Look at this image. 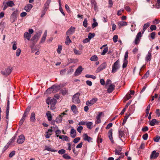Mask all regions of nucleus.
Segmentation results:
<instances>
[{
    "mask_svg": "<svg viewBox=\"0 0 160 160\" xmlns=\"http://www.w3.org/2000/svg\"><path fill=\"white\" fill-rule=\"evenodd\" d=\"M150 25V23L149 22H147L144 24L143 27V30L142 33H141V32H139L136 36L135 39L133 42L135 44L137 45L139 43L142 37V34L144 33L146 29Z\"/></svg>",
    "mask_w": 160,
    "mask_h": 160,
    "instance_id": "1",
    "label": "nucleus"
},
{
    "mask_svg": "<svg viewBox=\"0 0 160 160\" xmlns=\"http://www.w3.org/2000/svg\"><path fill=\"white\" fill-rule=\"evenodd\" d=\"M46 102L48 105L50 104L52 105V107L51 108L52 109H54V105L57 102V100L55 99L52 98L51 99V98L48 97L46 100Z\"/></svg>",
    "mask_w": 160,
    "mask_h": 160,
    "instance_id": "2",
    "label": "nucleus"
},
{
    "mask_svg": "<svg viewBox=\"0 0 160 160\" xmlns=\"http://www.w3.org/2000/svg\"><path fill=\"white\" fill-rule=\"evenodd\" d=\"M42 33V31H39L38 33H36L32 37L31 41L34 44L36 43L39 39Z\"/></svg>",
    "mask_w": 160,
    "mask_h": 160,
    "instance_id": "3",
    "label": "nucleus"
},
{
    "mask_svg": "<svg viewBox=\"0 0 160 160\" xmlns=\"http://www.w3.org/2000/svg\"><path fill=\"white\" fill-rule=\"evenodd\" d=\"M119 63V60H118L113 64L112 71V73H115L119 69L120 67Z\"/></svg>",
    "mask_w": 160,
    "mask_h": 160,
    "instance_id": "4",
    "label": "nucleus"
},
{
    "mask_svg": "<svg viewBox=\"0 0 160 160\" xmlns=\"http://www.w3.org/2000/svg\"><path fill=\"white\" fill-rule=\"evenodd\" d=\"M33 32L34 31L32 29H29L28 30V32H27L24 33V38L28 40H30L31 37V34L33 33Z\"/></svg>",
    "mask_w": 160,
    "mask_h": 160,
    "instance_id": "5",
    "label": "nucleus"
},
{
    "mask_svg": "<svg viewBox=\"0 0 160 160\" xmlns=\"http://www.w3.org/2000/svg\"><path fill=\"white\" fill-rule=\"evenodd\" d=\"M80 95L79 93L77 92L73 96L72 100L74 103H78L80 102L79 99Z\"/></svg>",
    "mask_w": 160,
    "mask_h": 160,
    "instance_id": "6",
    "label": "nucleus"
},
{
    "mask_svg": "<svg viewBox=\"0 0 160 160\" xmlns=\"http://www.w3.org/2000/svg\"><path fill=\"white\" fill-rule=\"evenodd\" d=\"M12 71V69L10 68H6L4 71H2L1 73L3 75L7 76Z\"/></svg>",
    "mask_w": 160,
    "mask_h": 160,
    "instance_id": "7",
    "label": "nucleus"
},
{
    "mask_svg": "<svg viewBox=\"0 0 160 160\" xmlns=\"http://www.w3.org/2000/svg\"><path fill=\"white\" fill-rule=\"evenodd\" d=\"M98 100L97 98H93L90 101H88L86 102V104L88 106H90L92 105L94 103H95Z\"/></svg>",
    "mask_w": 160,
    "mask_h": 160,
    "instance_id": "8",
    "label": "nucleus"
},
{
    "mask_svg": "<svg viewBox=\"0 0 160 160\" xmlns=\"http://www.w3.org/2000/svg\"><path fill=\"white\" fill-rule=\"evenodd\" d=\"M107 66V64L106 62H104L101 64L100 66L96 70V72L98 73L101 71L105 69Z\"/></svg>",
    "mask_w": 160,
    "mask_h": 160,
    "instance_id": "9",
    "label": "nucleus"
},
{
    "mask_svg": "<svg viewBox=\"0 0 160 160\" xmlns=\"http://www.w3.org/2000/svg\"><path fill=\"white\" fill-rule=\"evenodd\" d=\"M25 141V137L22 134L18 137V138L17 140V142L19 144H22Z\"/></svg>",
    "mask_w": 160,
    "mask_h": 160,
    "instance_id": "10",
    "label": "nucleus"
},
{
    "mask_svg": "<svg viewBox=\"0 0 160 160\" xmlns=\"http://www.w3.org/2000/svg\"><path fill=\"white\" fill-rule=\"evenodd\" d=\"M83 69L81 66H79L76 70L74 75L75 76H77L80 74L82 72Z\"/></svg>",
    "mask_w": 160,
    "mask_h": 160,
    "instance_id": "11",
    "label": "nucleus"
},
{
    "mask_svg": "<svg viewBox=\"0 0 160 160\" xmlns=\"http://www.w3.org/2000/svg\"><path fill=\"white\" fill-rule=\"evenodd\" d=\"M75 28L71 27L66 32V35L68 36L72 34L75 31Z\"/></svg>",
    "mask_w": 160,
    "mask_h": 160,
    "instance_id": "12",
    "label": "nucleus"
},
{
    "mask_svg": "<svg viewBox=\"0 0 160 160\" xmlns=\"http://www.w3.org/2000/svg\"><path fill=\"white\" fill-rule=\"evenodd\" d=\"M152 52L151 50H150L148 53L145 57V61L147 62L150 61L151 60L152 57Z\"/></svg>",
    "mask_w": 160,
    "mask_h": 160,
    "instance_id": "13",
    "label": "nucleus"
},
{
    "mask_svg": "<svg viewBox=\"0 0 160 160\" xmlns=\"http://www.w3.org/2000/svg\"><path fill=\"white\" fill-rule=\"evenodd\" d=\"M65 114H66L65 112L62 113L56 118V122L58 123L61 122L62 121V118L63 116Z\"/></svg>",
    "mask_w": 160,
    "mask_h": 160,
    "instance_id": "14",
    "label": "nucleus"
},
{
    "mask_svg": "<svg viewBox=\"0 0 160 160\" xmlns=\"http://www.w3.org/2000/svg\"><path fill=\"white\" fill-rule=\"evenodd\" d=\"M159 154L158 152H156L155 151H153L151 154L150 158L151 159H155L158 157Z\"/></svg>",
    "mask_w": 160,
    "mask_h": 160,
    "instance_id": "15",
    "label": "nucleus"
},
{
    "mask_svg": "<svg viewBox=\"0 0 160 160\" xmlns=\"http://www.w3.org/2000/svg\"><path fill=\"white\" fill-rule=\"evenodd\" d=\"M18 12V10H16L12 13L11 16V18L13 19V22H14L17 18Z\"/></svg>",
    "mask_w": 160,
    "mask_h": 160,
    "instance_id": "16",
    "label": "nucleus"
},
{
    "mask_svg": "<svg viewBox=\"0 0 160 160\" xmlns=\"http://www.w3.org/2000/svg\"><path fill=\"white\" fill-rule=\"evenodd\" d=\"M122 148L120 147H118L115 149L114 152L116 155H120L122 154Z\"/></svg>",
    "mask_w": 160,
    "mask_h": 160,
    "instance_id": "17",
    "label": "nucleus"
},
{
    "mask_svg": "<svg viewBox=\"0 0 160 160\" xmlns=\"http://www.w3.org/2000/svg\"><path fill=\"white\" fill-rule=\"evenodd\" d=\"M115 86L114 85L111 84L108 86L107 89V92L109 93H111L114 90Z\"/></svg>",
    "mask_w": 160,
    "mask_h": 160,
    "instance_id": "18",
    "label": "nucleus"
},
{
    "mask_svg": "<svg viewBox=\"0 0 160 160\" xmlns=\"http://www.w3.org/2000/svg\"><path fill=\"white\" fill-rule=\"evenodd\" d=\"M112 129H110L108 132V137L112 142L113 143L114 141L112 136Z\"/></svg>",
    "mask_w": 160,
    "mask_h": 160,
    "instance_id": "19",
    "label": "nucleus"
},
{
    "mask_svg": "<svg viewBox=\"0 0 160 160\" xmlns=\"http://www.w3.org/2000/svg\"><path fill=\"white\" fill-rule=\"evenodd\" d=\"M52 131L53 130L51 128L48 129V131L46 132L45 137L47 138H49L50 136L52 134Z\"/></svg>",
    "mask_w": 160,
    "mask_h": 160,
    "instance_id": "20",
    "label": "nucleus"
},
{
    "mask_svg": "<svg viewBox=\"0 0 160 160\" xmlns=\"http://www.w3.org/2000/svg\"><path fill=\"white\" fill-rule=\"evenodd\" d=\"M127 25V22L124 21H120L118 23V25L119 28H120L122 27L126 26Z\"/></svg>",
    "mask_w": 160,
    "mask_h": 160,
    "instance_id": "21",
    "label": "nucleus"
},
{
    "mask_svg": "<svg viewBox=\"0 0 160 160\" xmlns=\"http://www.w3.org/2000/svg\"><path fill=\"white\" fill-rule=\"evenodd\" d=\"M57 137H59L60 139H62L66 141H68V138L65 135H61L59 136L58 135H56Z\"/></svg>",
    "mask_w": 160,
    "mask_h": 160,
    "instance_id": "22",
    "label": "nucleus"
},
{
    "mask_svg": "<svg viewBox=\"0 0 160 160\" xmlns=\"http://www.w3.org/2000/svg\"><path fill=\"white\" fill-rule=\"evenodd\" d=\"M83 139L85 141H87L89 142H90L92 139V138L88 136V135L86 133H84L83 135Z\"/></svg>",
    "mask_w": 160,
    "mask_h": 160,
    "instance_id": "23",
    "label": "nucleus"
},
{
    "mask_svg": "<svg viewBox=\"0 0 160 160\" xmlns=\"http://www.w3.org/2000/svg\"><path fill=\"white\" fill-rule=\"evenodd\" d=\"M91 2L92 7H94V10L95 11H96L97 9V6L95 1V0H91Z\"/></svg>",
    "mask_w": 160,
    "mask_h": 160,
    "instance_id": "24",
    "label": "nucleus"
},
{
    "mask_svg": "<svg viewBox=\"0 0 160 160\" xmlns=\"http://www.w3.org/2000/svg\"><path fill=\"white\" fill-rule=\"evenodd\" d=\"M51 2V0H47L45 3L44 7V9L47 10L49 8V4Z\"/></svg>",
    "mask_w": 160,
    "mask_h": 160,
    "instance_id": "25",
    "label": "nucleus"
},
{
    "mask_svg": "<svg viewBox=\"0 0 160 160\" xmlns=\"http://www.w3.org/2000/svg\"><path fill=\"white\" fill-rule=\"evenodd\" d=\"M70 134L71 137L72 138L75 137L76 135V130L72 128L71 130Z\"/></svg>",
    "mask_w": 160,
    "mask_h": 160,
    "instance_id": "26",
    "label": "nucleus"
},
{
    "mask_svg": "<svg viewBox=\"0 0 160 160\" xmlns=\"http://www.w3.org/2000/svg\"><path fill=\"white\" fill-rule=\"evenodd\" d=\"M52 88L53 91L57 92L60 89V86L54 85L52 86Z\"/></svg>",
    "mask_w": 160,
    "mask_h": 160,
    "instance_id": "27",
    "label": "nucleus"
},
{
    "mask_svg": "<svg viewBox=\"0 0 160 160\" xmlns=\"http://www.w3.org/2000/svg\"><path fill=\"white\" fill-rule=\"evenodd\" d=\"M47 30H46L45 31L43 35V36L40 42L41 43H43L44 42L46 38L47 37Z\"/></svg>",
    "mask_w": 160,
    "mask_h": 160,
    "instance_id": "28",
    "label": "nucleus"
},
{
    "mask_svg": "<svg viewBox=\"0 0 160 160\" xmlns=\"http://www.w3.org/2000/svg\"><path fill=\"white\" fill-rule=\"evenodd\" d=\"M32 7V6L31 4H28L24 8V9L27 12H29Z\"/></svg>",
    "mask_w": 160,
    "mask_h": 160,
    "instance_id": "29",
    "label": "nucleus"
},
{
    "mask_svg": "<svg viewBox=\"0 0 160 160\" xmlns=\"http://www.w3.org/2000/svg\"><path fill=\"white\" fill-rule=\"evenodd\" d=\"M45 150H47L49 151H51L53 152H56L57 151V150L54 149L52 148H51L47 146H45Z\"/></svg>",
    "mask_w": 160,
    "mask_h": 160,
    "instance_id": "30",
    "label": "nucleus"
},
{
    "mask_svg": "<svg viewBox=\"0 0 160 160\" xmlns=\"http://www.w3.org/2000/svg\"><path fill=\"white\" fill-rule=\"evenodd\" d=\"M35 113L34 112H32L30 116V120L32 122H34L35 121L36 119L35 118Z\"/></svg>",
    "mask_w": 160,
    "mask_h": 160,
    "instance_id": "31",
    "label": "nucleus"
},
{
    "mask_svg": "<svg viewBox=\"0 0 160 160\" xmlns=\"http://www.w3.org/2000/svg\"><path fill=\"white\" fill-rule=\"evenodd\" d=\"M71 110L73 112L76 114L78 112L76 106L75 105H72L71 107Z\"/></svg>",
    "mask_w": 160,
    "mask_h": 160,
    "instance_id": "32",
    "label": "nucleus"
},
{
    "mask_svg": "<svg viewBox=\"0 0 160 160\" xmlns=\"http://www.w3.org/2000/svg\"><path fill=\"white\" fill-rule=\"evenodd\" d=\"M93 123L91 122H86V125L87 128L89 129H91L92 128Z\"/></svg>",
    "mask_w": 160,
    "mask_h": 160,
    "instance_id": "33",
    "label": "nucleus"
},
{
    "mask_svg": "<svg viewBox=\"0 0 160 160\" xmlns=\"http://www.w3.org/2000/svg\"><path fill=\"white\" fill-rule=\"evenodd\" d=\"M72 42L71 40L70 39L69 36L67 35L65 43L66 45H69V44Z\"/></svg>",
    "mask_w": 160,
    "mask_h": 160,
    "instance_id": "34",
    "label": "nucleus"
},
{
    "mask_svg": "<svg viewBox=\"0 0 160 160\" xmlns=\"http://www.w3.org/2000/svg\"><path fill=\"white\" fill-rule=\"evenodd\" d=\"M16 137V136H14L13 137H12V138L10 139V140L8 143V144H9L10 145H11L12 143H13L15 141Z\"/></svg>",
    "mask_w": 160,
    "mask_h": 160,
    "instance_id": "35",
    "label": "nucleus"
},
{
    "mask_svg": "<svg viewBox=\"0 0 160 160\" xmlns=\"http://www.w3.org/2000/svg\"><path fill=\"white\" fill-rule=\"evenodd\" d=\"M46 115L48 117V120L49 121H51L52 119V116L51 114V112L48 111L46 113Z\"/></svg>",
    "mask_w": 160,
    "mask_h": 160,
    "instance_id": "36",
    "label": "nucleus"
},
{
    "mask_svg": "<svg viewBox=\"0 0 160 160\" xmlns=\"http://www.w3.org/2000/svg\"><path fill=\"white\" fill-rule=\"evenodd\" d=\"M58 2H59V10L61 12V13L63 14V16H65V14L64 12L63 11V9H62V8L61 7V3L60 0H59Z\"/></svg>",
    "mask_w": 160,
    "mask_h": 160,
    "instance_id": "37",
    "label": "nucleus"
},
{
    "mask_svg": "<svg viewBox=\"0 0 160 160\" xmlns=\"http://www.w3.org/2000/svg\"><path fill=\"white\" fill-rule=\"evenodd\" d=\"M6 4L8 7H12L14 6L15 4L13 1H11L9 2H6Z\"/></svg>",
    "mask_w": 160,
    "mask_h": 160,
    "instance_id": "38",
    "label": "nucleus"
},
{
    "mask_svg": "<svg viewBox=\"0 0 160 160\" xmlns=\"http://www.w3.org/2000/svg\"><path fill=\"white\" fill-rule=\"evenodd\" d=\"M157 122V121L156 119H153L150 121L149 124L151 126H154Z\"/></svg>",
    "mask_w": 160,
    "mask_h": 160,
    "instance_id": "39",
    "label": "nucleus"
},
{
    "mask_svg": "<svg viewBox=\"0 0 160 160\" xmlns=\"http://www.w3.org/2000/svg\"><path fill=\"white\" fill-rule=\"evenodd\" d=\"M98 59V58L96 55H93L91 58L90 60L91 61H96Z\"/></svg>",
    "mask_w": 160,
    "mask_h": 160,
    "instance_id": "40",
    "label": "nucleus"
},
{
    "mask_svg": "<svg viewBox=\"0 0 160 160\" xmlns=\"http://www.w3.org/2000/svg\"><path fill=\"white\" fill-rule=\"evenodd\" d=\"M73 52L76 55H80L82 53L81 52L77 50L76 48H74L73 49Z\"/></svg>",
    "mask_w": 160,
    "mask_h": 160,
    "instance_id": "41",
    "label": "nucleus"
},
{
    "mask_svg": "<svg viewBox=\"0 0 160 160\" xmlns=\"http://www.w3.org/2000/svg\"><path fill=\"white\" fill-rule=\"evenodd\" d=\"M95 36V34L94 33H89L88 34V38L90 40L91 38H93Z\"/></svg>",
    "mask_w": 160,
    "mask_h": 160,
    "instance_id": "42",
    "label": "nucleus"
},
{
    "mask_svg": "<svg viewBox=\"0 0 160 160\" xmlns=\"http://www.w3.org/2000/svg\"><path fill=\"white\" fill-rule=\"evenodd\" d=\"M108 47H106L103 50L102 52L101 53V55H104L108 52Z\"/></svg>",
    "mask_w": 160,
    "mask_h": 160,
    "instance_id": "43",
    "label": "nucleus"
},
{
    "mask_svg": "<svg viewBox=\"0 0 160 160\" xmlns=\"http://www.w3.org/2000/svg\"><path fill=\"white\" fill-rule=\"evenodd\" d=\"M154 141L156 142H159L160 140V137L159 136H156L154 138Z\"/></svg>",
    "mask_w": 160,
    "mask_h": 160,
    "instance_id": "44",
    "label": "nucleus"
},
{
    "mask_svg": "<svg viewBox=\"0 0 160 160\" xmlns=\"http://www.w3.org/2000/svg\"><path fill=\"white\" fill-rule=\"evenodd\" d=\"M85 77L87 78H91L94 79L96 78V77L95 76L89 74H86L85 75Z\"/></svg>",
    "mask_w": 160,
    "mask_h": 160,
    "instance_id": "45",
    "label": "nucleus"
},
{
    "mask_svg": "<svg viewBox=\"0 0 160 160\" xmlns=\"http://www.w3.org/2000/svg\"><path fill=\"white\" fill-rule=\"evenodd\" d=\"M83 25L85 27H87L88 26V23L87 18L84 19V21L83 22Z\"/></svg>",
    "mask_w": 160,
    "mask_h": 160,
    "instance_id": "46",
    "label": "nucleus"
},
{
    "mask_svg": "<svg viewBox=\"0 0 160 160\" xmlns=\"http://www.w3.org/2000/svg\"><path fill=\"white\" fill-rule=\"evenodd\" d=\"M129 116H130V114H129V115H126L125 116V118L123 120V122L122 123V124L123 125H124L125 124V123L126 122V121H127V119L129 117Z\"/></svg>",
    "mask_w": 160,
    "mask_h": 160,
    "instance_id": "47",
    "label": "nucleus"
},
{
    "mask_svg": "<svg viewBox=\"0 0 160 160\" xmlns=\"http://www.w3.org/2000/svg\"><path fill=\"white\" fill-rule=\"evenodd\" d=\"M62 157L65 159H69L71 158V157L67 154H64Z\"/></svg>",
    "mask_w": 160,
    "mask_h": 160,
    "instance_id": "48",
    "label": "nucleus"
},
{
    "mask_svg": "<svg viewBox=\"0 0 160 160\" xmlns=\"http://www.w3.org/2000/svg\"><path fill=\"white\" fill-rule=\"evenodd\" d=\"M8 6H7V4H6V2H3V6L2 7H3V10H5L6 9Z\"/></svg>",
    "mask_w": 160,
    "mask_h": 160,
    "instance_id": "49",
    "label": "nucleus"
},
{
    "mask_svg": "<svg viewBox=\"0 0 160 160\" xmlns=\"http://www.w3.org/2000/svg\"><path fill=\"white\" fill-rule=\"evenodd\" d=\"M65 150L63 149H61L58 151V153L60 154H63L65 153Z\"/></svg>",
    "mask_w": 160,
    "mask_h": 160,
    "instance_id": "50",
    "label": "nucleus"
},
{
    "mask_svg": "<svg viewBox=\"0 0 160 160\" xmlns=\"http://www.w3.org/2000/svg\"><path fill=\"white\" fill-rule=\"evenodd\" d=\"M62 50V46L61 45H59L58 46V49L57 50V52L59 53L60 54L61 53V50Z\"/></svg>",
    "mask_w": 160,
    "mask_h": 160,
    "instance_id": "51",
    "label": "nucleus"
},
{
    "mask_svg": "<svg viewBox=\"0 0 160 160\" xmlns=\"http://www.w3.org/2000/svg\"><path fill=\"white\" fill-rule=\"evenodd\" d=\"M13 43L12 49L13 50H15L17 48V43L16 42H14Z\"/></svg>",
    "mask_w": 160,
    "mask_h": 160,
    "instance_id": "52",
    "label": "nucleus"
},
{
    "mask_svg": "<svg viewBox=\"0 0 160 160\" xmlns=\"http://www.w3.org/2000/svg\"><path fill=\"white\" fill-rule=\"evenodd\" d=\"M119 136L121 138L122 137L123 135V132L121 131V129H119L118 130Z\"/></svg>",
    "mask_w": 160,
    "mask_h": 160,
    "instance_id": "53",
    "label": "nucleus"
},
{
    "mask_svg": "<svg viewBox=\"0 0 160 160\" xmlns=\"http://www.w3.org/2000/svg\"><path fill=\"white\" fill-rule=\"evenodd\" d=\"M156 33L155 32H153L150 34V36L152 39H153L155 38Z\"/></svg>",
    "mask_w": 160,
    "mask_h": 160,
    "instance_id": "54",
    "label": "nucleus"
},
{
    "mask_svg": "<svg viewBox=\"0 0 160 160\" xmlns=\"http://www.w3.org/2000/svg\"><path fill=\"white\" fill-rule=\"evenodd\" d=\"M124 62L122 65V68H125L127 65L128 64V61L127 60H124Z\"/></svg>",
    "mask_w": 160,
    "mask_h": 160,
    "instance_id": "55",
    "label": "nucleus"
},
{
    "mask_svg": "<svg viewBox=\"0 0 160 160\" xmlns=\"http://www.w3.org/2000/svg\"><path fill=\"white\" fill-rule=\"evenodd\" d=\"M118 36L117 35H114L113 38V42H116L118 41Z\"/></svg>",
    "mask_w": 160,
    "mask_h": 160,
    "instance_id": "56",
    "label": "nucleus"
},
{
    "mask_svg": "<svg viewBox=\"0 0 160 160\" xmlns=\"http://www.w3.org/2000/svg\"><path fill=\"white\" fill-rule=\"evenodd\" d=\"M21 52V50L20 48H18L16 51V56L17 57L19 56Z\"/></svg>",
    "mask_w": 160,
    "mask_h": 160,
    "instance_id": "57",
    "label": "nucleus"
},
{
    "mask_svg": "<svg viewBox=\"0 0 160 160\" xmlns=\"http://www.w3.org/2000/svg\"><path fill=\"white\" fill-rule=\"evenodd\" d=\"M28 115V114H26V112H24L21 119L24 121L25 119L27 117Z\"/></svg>",
    "mask_w": 160,
    "mask_h": 160,
    "instance_id": "58",
    "label": "nucleus"
},
{
    "mask_svg": "<svg viewBox=\"0 0 160 160\" xmlns=\"http://www.w3.org/2000/svg\"><path fill=\"white\" fill-rule=\"evenodd\" d=\"M150 29L152 31L155 30L156 29V26L154 25H151L150 26Z\"/></svg>",
    "mask_w": 160,
    "mask_h": 160,
    "instance_id": "59",
    "label": "nucleus"
},
{
    "mask_svg": "<svg viewBox=\"0 0 160 160\" xmlns=\"http://www.w3.org/2000/svg\"><path fill=\"white\" fill-rule=\"evenodd\" d=\"M80 139V138L79 137L76 138L74 139L73 142L74 143H76L79 142Z\"/></svg>",
    "mask_w": 160,
    "mask_h": 160,
    "instance_id": "60",
    "label": "nucleus"
},
{
    "mask_svg": "<svg viewBox=\"0 0 160 160\" xmlns=\"http://www.w3.org/2000/svg\"><path fill=\"white\" fill-rule=\"evenodd\" d=\"M149 74V71H148L147 72L145 75L144 76H143V77L142 78V79L145 78H148V76Z\"/></svg>",
    "mask_w": 160,
    "mask_h": 160,
    "instance_id": "61",
    "label": "nucleus"
},
{
    "mask_svg": "<svg viewBox=\"0 0 160 160\" xmlns=\"http://www.w3.org/2000/svg\"><path fill=\"white\" fill-rule=\"evenodd\" d=\"M82 129L83 127L82 126H80L78 127L77 128V130L79 132L81 133Z\"/></svg>",
    "mask_w": 160,
    "mask_h": 160,
    "instance_id": "62",
    "label": "nucleus"
},
{
    "mask_svg": "<svg viewBox=\"0 0 160 160\" xmlns=\"http://www.w3.org/2000/svg\"><path fill=\"white\" fill-rule=\"evenodd\" d=\"M67 90L66 89H64L61 90V92L63 95H65L67 93Z\"/></svg>",
    "mask_w": 160,
    "mask_h": 160,
    "instance_id": "63",
    "label": "nucleus"
},
{
    "mask_svg": "<svg viewBox=\"0 0 160 160\" xmlns=\"http://www.w3.org/2000/svg\"><path fill=\"white\" fill-rule=\"evenodd\" d=\"M158 5H156V7L157 9L160 8V0H157Z\"/></svg>",
    "mask_w": 160,
    "mask_h": 160,
    "instance_id": "64",
    "label": "nucleus"
}]
</instances>
